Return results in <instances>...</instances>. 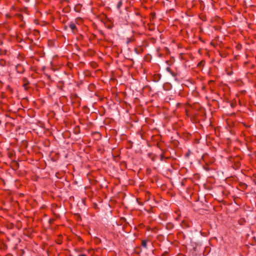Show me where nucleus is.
Listing matches in <instances>:
<instances>
[{
	"mask_svg": "<svg viewBox=\"0 0 256 256\" xmlns=\"http://www.w3.org/2000/svg\"><path fill=\"white\" fill-rule=\"evenodd\" d=\"M78 256H87L85 254H81L78 255Z\"/></svg>",
	"mask_w": 256,
	"mask_h": 256,
	"instance_id": "obj_9",
	"label": "nucleus"
},
{
	"mask_svg": "<svg viewBox=\"0 0 256 256\" xmlns=\"http://www.w3.org/2000/svg\"><path fill=\"white\" fill-rule=\"evenodd\" d=\"M142 246L144 248H147V241L146 240H143L142 242Z\"/></svg>",
	"mask_w": 256,
	"mask_h": 256,
	"instance_id": "obj_4",
	"label": "nucleus"
},
{
	"mask_svg": "<svg viewBox=\"0 0 256 256\" xmlns=\"http://www.w3.org/2000/svg\"><path fill=\"white\" fill-rule=\"evenodd\" d=\"M244 188H246V184H244Z\"/></svg>",
	"mask_w": 256,
	"mask_h": 256,
	"instance_id": "obj_10",
	"label": "nucleus"
},
{
	"mask_svg": "<svg viewBox=\"0 0 256 256\" xmlns=\"http://www.w3.org/2000/svg\"><path fill=\"white\" fill-rule=\"evenodd\" d=\"M212 82H213V81H212V80L210 81V83H212Z\"/></svg>",
	"mask_w": 256,
	"mask_h": 256,
	"instance_id": "obj_11",
	"label": "nucleus"
},
{
	"mask_svg": "<svg viewBox=\"0 0 256 256\" xmlns=\"http://www.w3.org/2000/svg\"><path fill=\"white\" fill-rule=\"evenodd\" d=\"M145 196H146V198H145L146 201H148L150 199V192H146L145 193Z\"/></svg>",
	"mask_w": 256,
	"mask_h": 256,
	"instance_id": "obj_3",
	"label": "nucleus"
},
{
	"mask_svg": "<svg viewBox=\"0 0 256 256\" xmlns=\"http://www.w3.org/2000/svg\"><path fill=\"white\" fill-rule=\"evenodd\" d=\"M0 66H10V63L9 62H6L4 59H0Z\"/></svg>",
	"mask_w": 256,
	"mask_h": 256,
	"instance_id": "obj_2",
	"label": "nucleus"
},
{
	"mask_svg": "<svg viewBox=\"0 0 256 256\" xmlns=\"http://www.w3.org/2000/svg\"><path fill=\"white\" fill-rule=\"evenodd\" d=\"M68 26L74 34H76L78 32V30L74 22H70Z\"/></svg>",
	"mask_w": 256,
	"mask_h": 256,
	"instance_id": "obj_1",
	"label": "nucleus"
},
{
	"mask_svg": "<svg viewBox=\"0 0 256 256\" xmlns=\"http://www.w3.org/2000/svg\"><path fill=\"white\" fill-rule=\"evenodd\" d=\"M28 84H29L28 82L24 84L23 86L24 88V89H26V90L28 89Z\"/></svg>",
	"mask_w": 256,
	"mask_h": 256,
	"instance_id": "obj_5",
	"label": "nucleus"
},
{
	"mask_svg": "<svg viewBox=\"0 0 256 256\" xmlns=\"http://www.w3.org/2000/svg\"><path fill=\"white\" fill-rule=\"evenodd\" d=\"M18 58H19L21 60H24L23 56H21L20 54H18Z\"/></svg>",
	"mask_w": 256,
	"mask_h": 256,
	"instance_id": "obj_6",
	"label": "nucleus"
},
{
	"mask_svg": "<svg viewBox=\"0 0 256 256\" xmlns=\"http://www.w3.org/2000/svg\"><path fill=\"white\" fill-rule=\"evenodd\" d=\"M122 4V1H120V2H118V4H117V7H118V8H120V7L121 6Z\"/></svg>",
	"mask_w": 256,
	"mask_h": 256,
	"instance_id": "obj_7",
	"label": "nucleus"
},
{
	"mask_svg": "<svg viewBox=\"0 0 256 256\" xmlns=\"http://www.w3.org/2000/svg\"><path fill=\"white\" fill-rule=\"evenodd\" d=\"M19 67H20V64H18L16 66V68L18 69Z\"/></svg>",
	"mask_w": 256,
	"mask_h": 256,
	"instance_id": "obj_8",
	"label": "nucleus"
}]
</instances>
